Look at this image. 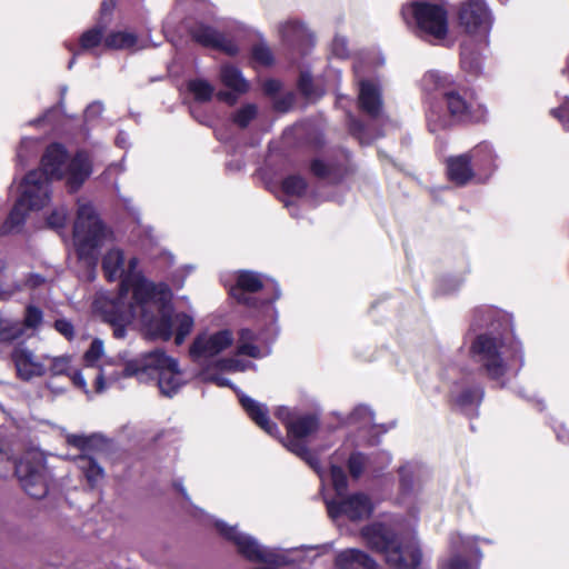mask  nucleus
Masks as SVG:
<instances>
[{"instance_id": "14", "label": "nucleus", "mask_w": 569, "mask_h": 569, "mask_svg": "<svg viewBox=\"0 0 569 569\" xmlns=\"http://www.w3.org/2000/svg\"><path fill=\"white\" fill-rule=\"evenodd\" d=\"M274 289L277 299L280 293L277 284L269 278H263L261 274L252 271H239L236 276V284L230 288V295L239 302L250 305L251 299L249 293H254L260 289Z\"/></svg>"}, {"instance_id": "23", "label": "nucleus", "mask_w": 569, "mask_h": 569, "mask_svg": "<svg viewBox=\"0 0 569 569\" xmlns=\"http://www.w3.org/2000/svg\"><path fill=\"white\" fill-rule=\"evenodd\" d=\"M422 89L426 92L439 93L443 98L446 92L455 89V80L451 76L440 71H429L422 78Z\"/></svg>"}, {"instance_id": "38", "label": "nucleus", "mask_w": 569, "mask_h": 569, "mask_svg": "<svg viewBox=\"0 0 569 569\" xmlns=\"http://www.w3.org/2000/svg\"><path fill=\"white\" fill-rule=\"evenodd\" d=\"M428 126L431 131H437L449 126L448 116L440 114L436 107H431L427 113Z\"/></svg>"}, {"instance_id": "44", "label": "nucleus", "mask_w": 569, "mask_h": 569, "mask_svg": "<svg viewBox=\"0 0 569 569\" xmlns=\"http://www.w3.org/2000/svg\"><path fill=\"white\" fill-rule=\"evenodd\" d=\"M18 463L11 460L9 451L0 448V476H6L10 470L14 469Z\"/></svg>"}, {"instance_id": "48", "label": "nucleus", "mask_w": 569, "mask_h": 569, "mask_svg": "<svg viewBox=\"0 0 569 569\" xmlns=\"http://www.w3.org/2000/svg\"><path fill=\"white\" fill-rule=\"evenodd\" d=\"M347 40L343 37L337 36L332 41V53L339 58L347 54Z\"/></svg>"}, {"instance_id": "26", "label": "nucleus", "mask_w": 569, "mask_h": 569, "mask_svg": "<svg viewBox=\"0 0 569 569\" xmlns=\"http://www.w3.org/2000/svg\"><path fill=\"white\" fill-rule=\"evenodd\" d=\"M254 333L250 329H242L239 333L238 355H246L251 358H262L269 353L268 348H259L253 343Z\"/></svg>"}, {"instance_id": "7", "label": "nucleus", "mask_w": 569, "mask_h": 569, "mask_svg": "<svg viewBox=\"0 0 569 569\" xmlns=\"http://www.w3.org/2000/svg\"><path fill=\"white\" fill-rule=\"evenodd\" d=\"M471 353L483 366L488 376L496 380L521 365L518 348L507 346L489 335H481L473 341Z\"/></svg>"}, {"instance_id": "37", "label": "nucleus", "mask_w": 569, "mask_h": 569, "mask_svg": "<svg viewBox=\"0 0 569 569\" xmlns=\"http://www.w3.org/2000/svg\"><path fill=\"white\" fill-rule=\"evenodd\" d=\"M283 191L289 196L300 197L306 191L307 184L301 177H289L282 183Z\"/></svg>"}, {"instance_id": "19", "label": "nucleus", "mask_w": 569, "mask_h": 569, "mask_svg": "<svg viewBox=\"0 0 569 569\" xmlns=\"http://www.w3.org/2000/svg\"><path fill=\"white\" fill-rule=\"evenodd\" d=\"M336 567L339 569H381L380 566L367 553L359 549H346L337 555Z\"/></svg>"}, {"instance_id": "13", "label": "nucleus", "mask_w": 569, "mask_h": 569, "mask_svg": "<svg viewBox=\"0 0 569 569\" xmlns=\"http://www.w3.org/2000/svg\"><path fill=\"white\" fill-rule=\"evenodd\" d=\"M83 360L87 367L99 368V372L94 378L96 392H102L108 385L119 381L122 376L128 377L123 371L128 363H117L114 371H108V367L112 366L113 362L104 357V346L100 339L92 340L89 349L83 355Z\"/></svg>"}, {"instance_id": "34", "label": "nucleus", "mask_w": 569, "mask_h": 569, "mask_svg": "<svg viewBox=\"0 0 569 569\" xmlns=\"http://www.w3.org/2000/svg\"><path fill=\"white\" fill-rule=\"evenodd\" d=\"M42 318V311L39 308L29 306L26 310L23 323H21L24 332L37 329L41 325Z\"/></svg>"}, {"instance_id": "47", "label": "nucleus", "mask_w": 569, "mask_h": 569, "mask_svg": "<svg viewBox=\"0 0 569 569\" xmlns=\"http://www.w3.org/2000/svg\"><path fill=\"white\" fill-rule=\"evenodd\" d=\"M552 113L562 123L566 130H569V100L566 101L558 110H553Z\"/></svg>"}, {"instance_id": "18", "label": "nucleus", "mask_w": 569, "mask_h": 569, "mask_svg": "<svg viewBox=\"0 0 569 569\" xmlns=\"http://www.w3.org/2000/svg\"><path fill=\"white\" fill-rule=\"evenodd\" d=\"M239 399L243 409L262 430H264L270 436H279L278 427L276 423L270 421L268 411L263 405L243 395L240 396Z\"/></svg>"}, {"instance_id": "27", "label": "nucleus", "mask_w": 569, "mask_h": 569, "mask_svg": "<svg viewBox=\"0 0 569 569\" xmlns=\"http://www.w3.org/2000/svg\"><path fill=\"white\" fill-rule=\"evenodd\" d=\"M470 160L486 172H491L495 168L496 154L489 144H479L469 154Z\"/></svg>"}, {"instance_id": "12", "label": "nucleus", "mask_w": 569, "mask_h": 569, "mask_svg": "<svg viewBox=\"0 0 569 569\" xmlns=\"http://www.w3.org/2000/svg\"><path fill=\"white\" fill-rule=\"evenodd\" d=\"M16 475L30 497L40 499L48 493L49 472L40 452H28L16 466Z\"/></svg>"}, {"instance_id": "8", "label": "nucleus", "mask_w": 569, "mask_h": 569, "mask_svg": "<svg viewBox=\"0 0 569 569\" xmlns=\"http://www.w3.org/2000/svg\"><path fill=\"white\" fill-rule=\"evenodd\" d=\"M41 164L47 179H63L72 190L78 189L91 173V163L86 152H78L73 159L68 160L60 144L48 147Z\"/></svg>"}, {"instance_id": "52", "label": "nucleus", "mask_w": 569, "mask_h": 569, "mask_svg": "<svg viewBox=\"0 0 569 569\" xmlns=\"http://www.w3.org/2000/svg\"><path fill=\"white\" fill-rule=\"evenodd\" d=\"M44 281V279L38 274H32L30 276L28 279H27V282L26 284L34 288V287H38L40 286L42 282Z\"/></svg>"}, {"instance_id": "46", "label": "nucleus", "mask_w": 569, "mask_h": 569, "mask_svg": "<svg viewBox=\"0 0 569 569\" xmlns=\"http://www.w3.org/2000/svg\"><path fill=\"white\" fill-rule=\"evenodd\" d=\"M54 328L59 333L64 336L67 339H72L73 337V326L70 321L66 319H59L54 322Z\"/></svg>"}, {"instance_id": "24", "label": "nucleus", "mask_w": 569, "mask_h": 569, "mask_svg": "<svg viewBox=\"0 0 569 569\" xmlns=\"http://www.w3.org/2000/svg\"><path fill=\"white\" fill-rule=\"evenodd\" d=\"M71 357L60 356L51 359L50 370L53 375H67L71 378L76 387L88 393L84 378L80 371L71 370Z\"/></svg>"}, {"instance_id": "57", "label": "nucleus", "mask_w": 569, "mask_h": 569, "mask_svg": "<svg viewBox=\"0 0 569 569\" xmlns=\"http://www.w3.org/2000/svg\"><path fill=\"white\" fill-rule=\"evenodd\" d=\"M112 8H113L112 2H103L101 10H102V12H111Z\"/></svg>"}, {"instance_id": "58", "label": "nucleus", "mask_w": 569, "mask_h": 569, "mask_svg": "<svg viewBox=\"0 0 569 569\" xmlns=\"http://www.w3.org/2000/svg\"><path fill=\"white\" fill-rule=\"evenodd\" d=\"M565 433H566L565 428H561L560 430H558V431H557V437H558L560 440L565 441V440H566V435H565Z\"/></svg>"}, {"instance_id": "2", "label": "nucleus", "mask_w": 569, "mask_h": 569, "mask_svg": "<svg viewBox=\"0 0 569 569\" xmlns=\"http://www.w3.org/2000/svg\"><path fill=\"white\" fill-rule=\"evenodd\" d=\"M233 342V336L229 330L217 332H202L197 336L190 347L191 359L202 367L200 377L204 381H211L220 387L230 386V381L219 372H240L251 367L250 361L238 358L214 359Z\"/></svg>"}, {"instance_id": "43", "label": "nucleus", "mask_w": 569, "mask_h": 569, "mask_svg": "<svg viewBox=\"0 0 569 569\" xmlns=\"http://www.w3.org/2000/svg\"><path fill=\"white\" fill-rule=\"evenodd\" d=\"M67 216L64 207L57 208L48 218V224L52 228H62L67 221Z\"/></svg>"}, {"instance_id": "22", "label": "nucleus", "mask_w": 569, "mask_h": 569, "mask_svg": "<svg viewBox=\"0 0 569 569\" xmlns=\"http://www.w3.org/2000/svg\"><path fill=\"white\" fill-rule=\"evenodd\" d=\"M469 154H461L450 158L447 161V172L450 181L457 186H463L473 177V171L470 167Z\"/></svg>"}, {"instance_id": "32", "label": "nucleus", "mask_w": 569, "mask_h": 569, "mask_svg": "<svg viewBox=\"0 0 569 569\" xmlns=\"http://www.w3.org/2000/svg\"><path fill=\"white\" fill-rule=\"evenodd\" d=\"M478 538L466 537L460 533H453L449 540L450 556H461L471 548Z\"/></svg>"}, {"instance_id": "29", "label": "nucleus", "mask_w": 569, "mask_h": 569, "mask_svg": "<svg viewBox=\"0 0 569 569\" xmlns=\"http://www.w3.org/2000/svg\"><path fill=\"white\" fill-rule=\"evenodd\" d=\"M193 37L204 46L221 47L230 54L236 52V48L232 44L223 47L222 37L211 28H199L194 31Z\"/></svg>"}, {"instance_id": "54", "label": "nucleus", "mask_w": 569, "mask_h": 569, "mask_svg": "<svg viewBox=\"0 0 569 569\" xmlns=\"http://www.w3.org/2000/svg\"><path fill=\"white\" fill-rule=\"evenodd\" d=\"M309 82H310V79L308 76H302L301 77V80H300V88L302 89V91L306 93V94H309L310 91H309Z\"/></svg>"}, {"instance_id": "30", "label": "nucleus", "mask_w": 569, "mask_h": 569, "mask_svg": "<svg viewBox=\"0 0 569 569\" xmlns=\"http://www.w3.org/2000/svg\"><path fill=\"white\" fill-rule=\"evenodd\" d=\"M348 425L357 426L360 429H378L379 427L373 425V413L366 406H358L348 417Z\"/></svg>"}, {"instance_id": "53", "label": "nucleus", "mask_w": 569, "mask_h": 569, "mask_svg": "<svg viewBox=\"0 0 569 569\" xmlns=\"http://www.w3.org/2000/svg\"><path fill=\"white\" fill-rule=\"evenodd\" d=\"M312 171L317 174V176H323L326 173V166L320 162V161H315L312 163Z\"/></svg>"}, {"instance_id": "51", "label": "nucleus", "mask_w": 569, "mask_h": 569, "mask_svg": "<svg viewBox=\"0 0 569 569\" xmlns=\"http://www.w3.org/2000/svg\"><path fill=\"white\" fill-rule=\"evenodd\" d=\"M103 110V107L101 103L99 102H94L92 104H90L87 110H86V118L87 119H92L94 117H98L101 114Z\"/></svg>"}, {"instance_id": "59", "label": "nucleus", "mask_w": 569, "mask_h": 569, "mask_svg": "<svg viewBox=\"0 0 569 569\" xmlns=\"http://www.w3.org/2000/svg\"><path fill=\"white\" fill-rule=\"evenodd\" d=\"M355 72L357 76H359V68L358 67H355Z\"/></svg>"}, {"instance_id": "45", "label": "nucleus", "mask_w": 569, "mask_h": 569, "mask_svg": "<svg viewBox=\"0 0 569 569\" xmlns=\"http://www.w3.org/2000/svg\"><path fill=\"white\" fill-rule=\"evenodd\" d=\"M365 466V458L361 455H352L349 459V470L353 477H359Z\"/></svg>"}, {"instance_id": "20", "label": "nucleus", "mask_w": 569, "mask_h": 569, "mask_svg": "<svg viewBox=\"0 0 569 569\" xmlns=\"http://www.w3.org/2000/svg\"><path fill=\"white\" fill-rule=\"evenodd\" d=\"M359 102L366 112L378 117L381 113L382 102L377 84L361 80L359 82Z\"/></svg>"}, {"instance_id": "31", "label": "nucleus", "mask_w": 569, "mask_h": 569, "mask_svg": "<svg viewBox=\"0 0 569 569\" xmlns=\"http://www.w3.org/2000/svg\"><path fill=\"white\" fill-rule=\"evenodd\" d=\"M23 336H27V333L20 322L9 321L0 316V340L12 341Z\"/></svg>"}, {"instance_id": "21", "label": "nucleus", "mask_w": 569, "mask_h": 569, "mask_svg": "<svg viewBox=\"0 0 569 569\" xmlns=\"http://www.w3.org/2000/svg\"><path fill=\"white\" fill-rule=\"evenodd\" d=\"M103 46L112 50H140L146 46L137 37L136 33L129 30L111 31L104 37Z\"/></svg>"}, {"instance_id": "40", "label": "nucleus", "mask_w": 569, "mask_h": 569, "mask_svg": "<svg viewBox=\"0 0 569 569\" xmlns=\"http://www.w3.org/2000/svg\"><path fill=\"white\" fill-rule=\"evenodd\" d=\"M9 273L6 270L0 271V299L7 300L19 290L18 286L8 283Z\"/></svg>"}, {"instance_id": "9", "label": "nucleus", "mask_w": 569, "mask_h": 569, "mask_svg": "<svg viewBox=\"0 0 569 569\" xmlns=\"http://www.w3.org/2000/svg\"><path fill=\"white\" fill-rule=\"evenodd\" d=\"M402 14L408 24L415 26L417 32L430 41L440 42L448 33V12L442 3L419 0L407 4Z\"/></svg>"}, {"instance_id": "55", "label": "nucleus", "mask_w": 569, "mask_h": 569, "mask_svg": "<svg viewBox=\"0 0 569 569\" xmlns=\"http://www.w3.org/2000/svg\"><path fill=\"white\" fill-rule=\"evenodd\" d=\"M218 98L220 100L227 101L229 103H233L234 102V97L231 93H228V92H219L218 93Z\"/></svg>"}, {"instance_id": "36", "label": "nucleus", "mask_w": 569, "mask_h": 569, "mask_svg": "<svg viewBox=\"0 0 569 569\" xmlns=\"http://www.w3.org/2000/svg\"><path fill=\"white\" fill-rule=\"evenodd\" d=\"M104 38L102 37L101 28H93L84 32L81 37V47L86 50L93 49L103 44Z\"/></svg>"}, {"instance_id": "3", "label": "nucleus", "mask_w": 569, "mask_h": 569, "mask_svg": "<svg viewBox=\"0 0 569 569\" xmlns=\"http://www.w3.org/2000/svg\"><path fill=\"white\" fill-rule=\"evenodd\" d=\"M361 537L393 569H416L421 562V549L413 533L396 535L382 523H372L361 530Z\"/></svg>"}, {"instance_id": "17", "label": "nucleus", "mask_w": 569, "mask_h": 569, "mask_svg": "<svg viewBox=\"0 0 569 569\" xmlns=\"http://www.w3.org/2000/svg\"><path fill=\"white\" fill-rule=\"evenodd\" d=\"M18 376L23 380L40 377L46 371V365L39 360L31 350L18 346L12 352Z\"/></svg>"}, {"instance_id": "5", "label": "nucleus", "mask_w": 569, "mask_h": 569, "mask_svg": "<svg viewBox=\"0 0 569 569\" xmlns=\"http://www.w3.org/2000/svg\"><path fill=\"white\" fill-rule=\"evenodd\" d=\"M110 239L93 207L88 201L78 202L77 219L73 224V246L80 260L94 269L99 249ZM93 270L90 271L92 273ZM89 278H92L89 274Z\"/></svg>"}, {"instance_id": "16", "label": "nucleus", "mask_w": 569, "mask_h": 569, "mask_svg": "<svg viewBox=\"0 0 569 569\" xmlns=\"http://www.w3.org/2000/svg\"><path fill=\"white\" fill-rule=\"evenodd\" d=\"M327 507L332 518L346 515L351 520L368 518L373 511L372 501L363 493H356L340 500L329 501Z\"/></svg>"}, {"instance_id": "15", "label": "nucleus", "mask_w": 569, "mask_h": 569, "mask_svg": "<svg viewBox=\"0 0 569 569\" xmlns=\"http://www.w3.org/2000/svg\"><path fill=\"white\" fill-rule=\"evenodd\" d=\"M449 116L458 121H482L487 116V108L476 99L467 101L456 88L446 92L443 98Z\"/></svg>"}, {"instance_id": "1", "label": "nucleus", "mask_w": 569, "mask_h": 569, "mask_svg": "<svg viewBox=\"0 0 569 569\" xmlns=\"http://www.w3.org/2000/svg\"><path fill=\"white\" fill-rule=\"evenodd\" d=\"M137 259L130 258L126 266L123 252L110 249L102 260V269L110 280H121L120 296L113 305L114 311L104 315L113 326V335L123 338L124 326L137 323L150 338L168 340L174 333L181 345L193 328V318L187 313H172V293L164 283L147 280L137 268Z\"/></svg>"}, {"instance_id": "6", "label": "nucleus", "mask_w": 569, "mask_h": 569, "mask_svg": "<svg viewBox=\"0 0 569 569\" xmlns=\"http://www.w3.org/2000/svg\"><path fill=\"white\" fill-rule=\"evenodd\" d=\"M123 371L127 376H137L140 380L146 376L157 377L161 393L168 397L176 395L188 381L178 361L160 350L149 352L140 360L128 362Z\"/></svg>"}, {"instance_id": "56", "label": "nucleus", "mask_w": 569, "mask_h": 569, "mask_svg": "<svg viewBox=\"0 0 569 569\" xmlns=\"http://www.w3.org/2000/svg\"><path fill=\"white\" fill-rule=\"evenodd\" d=\"M278 88H279V83L277 81H268L266 83V90L268 92H274L278 90Z\"/></svg>"}, {"instance_id": "25", "label": "nucleus", "mask_w": 569, "mask_h": 569, "mask_svg": "<svg viewBox=\"0 0 569 569\" xmlns=\"http://www.w3.org/2000/svg\"><path fill=\"white\" fill-rule=\"evenodd\" d=\"M76 463L91 487L100 483L104 477L103 469L89 456H79Z\"/></svg>"}, {"instance_id": "33", "label": "nucleus", "mask_w": 569, "mask_h": 569, "mask_svg": "<svg viewBox=\"0 0 569 569\" xmlns=\"http://www.w3.org/2000/svg\"><path fill=\"white\" fill-rule=\"evenodd\" d=\"M189 90L198 101H208L213 94V87L206 80L196 79L189 82Z\"/></svg>"}, {"instance_id": "41", "label": "nucleus", "mask_w": 569, "mask_h": 569, "mask_svg": "<svg viewBox=\"0 0 569 569\" xmlns=\"http://www.w3.org/2000/svg\"><path fill=\"white\" fill-rule=\"evenodd\" d=\"M440 569H473L471 565L461 556H450L442 560Z\"/></svg>"}, {"instance_id": "39", "label": "nucleus", "mask_w": 569, "mask_h": 569, "mask_svg": "<svg viewBox=\"0 0 569 569\" xmlns=\"http://www.w3.org/2000/svg\"><path fill=\"white\" fill-rule=\"evenodd\" d=\"M330 478L338 496H342L347 488V477L342 469L340 467L332 466L330 469Z\"/></svg>"}, {"instance_id": "50", "label": "nucleus", "mask_w": 569, "mask_h": 569, "mask_svg": "<svg viewBox=\"0 0 569 569\" xmlns=\"http://www.w3.org/2000/svg\"><path fill=\"white\" fill-rule=\"evenodd\" d=\"M67 442L69 445H72V446L79 448V449H84L89 446L90 439L82 435H68Z\"/></svg>"}, {"instance_id": "42", "label": "nucleus", "mask_w": 569, "mask_h": 569, "mask_svg": "<svg viewBox=\"0 0 569 569\" xmlns=\"http://www.w3.org/2000/svg\"><path fill=\"white\" fill-rule=\"evenodd\" d=\"M256 107L254 106H246L244 108L240 109L236 117H234V121L236 123H238L240 127H246L252 119L253 117L256 116Z\"/></svg>"}, {"instance_id": "49", "label": "nucleus", "mask_w": 569, "mask_h": 569, "mask_svg": "<svg viewBox=\"0 0 569 569\" xmlns=\"http://www.w3.org/2000/svg\"><path fill=\"white\" fill-rule=\"evenodd\" d=\"M253 57L263 64H269L272 60L270 50L263 46H258L253 49Z\"/></svg>"}, {"instance_id": "35", "label": "nucleus", "mask_w": 569, "mask_h": 569, "mask_svg": "<svg viewBox=\"0 0 569 569\" xmlns=\"http://www.w3.org/2000/svg\"><path fill=\"white\" fill-rule=\"evenodd\" d=\"M280 32L286 39L301 40L307 36V29L293 21H288L280 27Z\"/></svg>"}, {"instance_id": "11", "label": "nucleus", "mask_w": 569, "mask_h": 569, "mask_svg": "<svg viewBox=\"0 0 569 569\" xmlns=\"http://www.w3.org/2000/svg\"><path fill=\"white\" fill-rule=\"evenodd\" d=\"M276 416L287 428L288 437L283 442L284 446L291 452L303 458L322 478L317 461L311 458L305 445V439L317 431L319 427L318 418L315 415L299 413L287 407L278 408Z\"/></svg>"}, {"instance_id": "28", "label": "nucleus", "mask_w": 569, "mask_h": 569, "mask_svg": "<svg viewBox=\"0 0 569 569\" xmlns=\"http://www.w3.org/2000/svg\"><path fill=\"white\" fill-rule=\"evenodd\" d=\"M220 77L226 87L239 93L244 92L248 89L247 81L242 78L241 73L231 66H223L221 68Z\"/></svg>"}, {"instance_id": "10", "label": "nucleus", "mask_w": 569, "mask_h": 569, "mask_svg": "<svg viewBox=\"0 0 569 569\" xmlns=\"http://www.w3.org/2000/svg\"><path fill=\"white\" fill-rule=\"evenodd\" d=\"M49 199V183L43 172L30 171L20 183V197L4 223L6 231L21 226L29 211L40 210Z\"/></svg>"}, {"instance_id": "4", "label": "nucleus", "mask_w": 569, "mask_h": 569, "mask_svg": "<svg viewBox=\"0 0 569 569\" xmlns=\"http://www.w3.org/2000/svg\"><path fill=\"white\" fill-rule=\"evenodd\" d=\"M460 27L472 36L479 38V49L473 52L465 43L461 50V66L470 73H478L481 69V50L488 44V34L492 26V17L483 0H466L461 2L458 10Z\"/></svg>"}]
</instances>
